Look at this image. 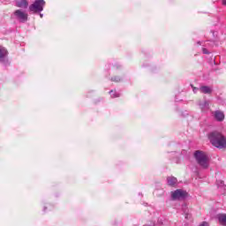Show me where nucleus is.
Returning <instances> with one entry per match:
<instances>
[{"instance_id": "10", "label": "nucleus", "mask_w": 226, "mask_h": 226, "mask_svg": "<svg viewBox=\"0 0 226 226\" xmlns=\"http://www.w3.org/2000/svg\"><path fill=\"white\" fill-rule=\"evenodd\" d=\"M6 56H8V50L4 47H0V61H4V59H6Z\"/></svg>"}, {"instance_id": "21", "label": "nucleus", "mask_w": 226, "mask_h": 226, "mask_svg": "<svg viewBox=\"0 0 226 226\" xmlns=\"http://www.w3.org/2000/svg\"><path fill=\"white\" fill-rule=\"evenodd\" d=\"M40 17H41V19H43V14L41 13V14H40Z\"/></svg>"}, {"instance_id": "22", "label": "nucleus", "mask_w": 226, "mask_h": 226, "mask_svg": "<svg viewBox=\"0 0 226 226\" xmlns=\"http://www.w3.org/2000/svg\"><path fill=\"white\" fill-rule=\"evenodd\" d=\"M186 207V206H184L183 208L185 209Z\"/></svg>"}, {"instance_id": "13", "label": "nucleus", "mask_w": 226, "mask_h": 226, "mask_svg": "<svg viewBox=\"0 0 226 226\" xmlns=\"http://www.w3.org/2000/svg\"><path fill=\"white\" fill-rule=\"evenodd\" d=\"M167 181H168V185L170 186H174V185H177V178H176L174 177H169L167 178Z\"/></svg>"}, {"instance_id": "14", "label": "nucleus", "mask_w": 226, "mask_h": 226, "mask_svg": "<svg viewBox=\"0 0 226 226\" xmlns=\"http://www.w3.org/2000/svg\"><path fill=\"white\" fill-rule=\"evenodd\" d=\"M109 94H110V96H111V98H119V93H117V92H115V91H113V90H111L110 92H109Z\"/></svg>"}, {"instance_id": "12", "label": "nucleus", "mask_w": 226, "mask_h": 226, "mask_svg": "<svg viewBox=\"0 0 226 226\" xmlns=\"http://www.w3.org/2000/svg\"><path fill=\"white\" fill-rule=\"evenodd\" d=\"M199 105H200V109H201V110H207V109H209V102L208 101L200 102Z\"/></svg>"}, {"instance_id": "20", "label": "nucleus", "mask_w": 226, "mask_h": 226, "mask_svg": "<svg viewBox=\"0 0 226 226\" xmlns=\"http://www.w3.org/2000/svg\"><path fill=\"white\" fill-rule=\"evenodd\" d=\"M222 4L226 6V0H222Z\"/></svg>"}, {"instance_id": "1", "label": "nucleus", "mask_w": 226, "mask_h": 226, "mask_svg": "<svg viewBox=\"0 0 226 226\" xmlns=\"http://www.w3.org/2000/svg\"><path fill=\"white\" fill-rule=\"evenodd\" d=\"M208 139L215 147H218L219 149L226 147V138L220 132L215 131L210 132L208 134Z\"/></svg>"}, {"instance_id": "23", "label": "nucleus", "mask_w": 226, "mask_h": 226, "mask_svg": "<svg viewBox=\"0 0 226 226\" xmlns=\"http://www.w3.org/2000/svg\"><path fill=\"white\" fill-rule=\"evenodd\" d=\"M45 209H47V207H44V211H45Z\"/></svg>"}, {"instance_id": "7", "label": "nucleus", "mask_w": 226, "mask_h": 226, "mask_svg": "<svg viewBox=\"0 0 226 226\" xmlns=\"http://www.w3.org/2000/svg\"><path fill=\"white\" fill-rule=\"evenodd\" d=\"M200 91L203 93V94H211V93H213V88L207 86H201Z\"/></svg>"}, {"instance_id": "18", "label": "nucleus", "mask_w": 226, "mask_h": 226, "mask_svg": "<svg viewBox=\"0 0 226 226\" xmlns=\"http://www.w3.org/2000/svg\"><path fill=\"white\" fill-rule=\"evenodd\" d=\"M199 226H209V223H207V222H203Z\"/></svg>"}, {"instance_id": "5", "label": "nucleus", "mask_w": 226, "mask_h": 226, "mask_svg": "<svg viewBox=\"0 0 226 226\" xmlns=\"http://www.w3.org/2000/svg\"><path fill=\"white\" fill-rule=\"evenodd\" d=\"M187 196L188 192L181 189H177L175 192H171V198L173 199V200H183L184 199H186Z\"/></svg>"}, {"instance_id": "15", "label": "nucleus", "mask_w": 226, "mask_h": 226, "mask_svg": "<svg viewBox=\"0 0 226 226\" xmlns=\"http://www.w3.org/2000/svg\"><path fill=\"white\" fill-rule=\"evenodd\" d=\"M111 80H112L113 82H121V78H119V77H114V78L111 79Z\"/></svg>"}, {"instance_id": "6", "label": "nucleus", "mask_w": 226, "mask_h": 226, "mask_svg": "<svg viewBox=\"0 0 226 226\" xmlns=\"http://www.w3.org/2000/svg\"><path fill=\"white\" fill-rule=\"evenodd\" d=\"M16 6L18 8H23V10H26L27 6H29V3L27 0H18L16 1Z\"/></svg>"}, {"instance_id": "16", "label": "nucleus", "mask_w": 226, "mask_h": 226, "mask_svg": "<svg viewBox=\"0 0 226 226\" xmlns=\"http://www.w3.org/2000/svg\"><path fill=\"white\" fill-rule=\"evenodd\" d=\"M192 88L193 93H195V94H197V93H199V91H200V88L195 87H193V85H192Z\"/></svg>"}, {"instance_id": "4", "label": "nucleus", "mask_w": 226, "mask_h": 226, "mask_svg": "<svg viewBox=\"0 0 226 226\" xmlns=\"http://www.w3.org/2000/svg\"><path fill=\"white\" fill-rule=\"evenodd\" d=\"M13 17L19 22H21L24 24L25 22H27V19L29 16L27 15V13L26 11H24L20 9H18L13 12Z\"/></svg>"}, {"instance_id": "11", "label": "nucleus", "mask_w": 226, "mask_h": 226, "mask_svg": "<svg viewBox=\"0 0 226 226\" xmlns=\"http://www.w3.org/2000/svg\"><path fill=\"white\" fill-rule=\"evenodd\" d=\"M217 187H218V190L221 192V193H222V194L225 193L226 185H225V184H223V181L218 180Z\"/></svg>"}, {"instance_id": "17", "label": "nucleus", "mask_w": 226, "mask_h": 226, "mask_svg": "<svg viewBox=\"0 0 226 226\" xmlns=\"http://www.w3.org/2000/svg\"><path fill=\"white\" fill-rule=\"evenodd\" d=\"M184 213H185V218L186 220H188V218H191L192 215L188 213V211L185 210Z\"/></svg>"}, {"instance_id": "3", "label": "nucleus", "mask_w": 226, "mask_h": 226, "mask_svg": "<svg viewBox=\"0 0 226 226\" xmlns=\"http://www.w3.org/2000/svg\"><path fill=\"white\" fill-rule=\"evenodd\" d=\"M43 8H45L44 0H35L34 4L29 6V11H31V13H41V11H43Z\"/></svg>"}, {"instance_id": "2", "label": "nucleus", "mask_w": 226, "mask_h": 226, "mask_svg": "<svg viewBox=\"0 0 226 226\" xmlns=\"http://www.w3.org/2000/svg\"><path fill=\"white\" fill-rule=\"evenodd\" d=\"M194 158H195L197 163L202 169H207V167H209V162L207 160V154H206V153H204L203 151L197 150L194 153Z\"/></svg>"}, {"instance_id": "19", "label": "nucleus", "mask_w": 226, "mask_h": 226, "mask_svg": "<svg viewBox=\"0 0 226 226\" xmlns=\"http://www.w3.org/2000/svg\"><path fill=\"white\" fill-rule=\"evenodd\" d=\"M202 51H203V54H209V52L206 48H203Z\"/></svg>"}, {"instance_id": "8", "label": "nucleus", "mask_w": 226, "mask_h": 226, "mask_svg": "<svg viewBox=\"0 0 226 226\" xmlns=\"http://www.w3.org/2000/svg\"><path fill=\"white\" fill-rule=\"evenodd\" d=\"M214 116L216 121H219V122H222L225 119V115L222 111H218V110L215 111Z\"/></svg>"}, {"instance_id": "9", "label": "nucleus", "mask_w": 226, "mask_h": 226, "mask_svg": "<svg viewBox=\"0 0 226 226\" xmlns=\"http://www.w3.org/2000/svg\"><path fill=\"white\" fill-rule=\"evenodd\" d=\"M217 220L220 225L226 226V214L218 215Z\"/></svg>"}]
</instances>
